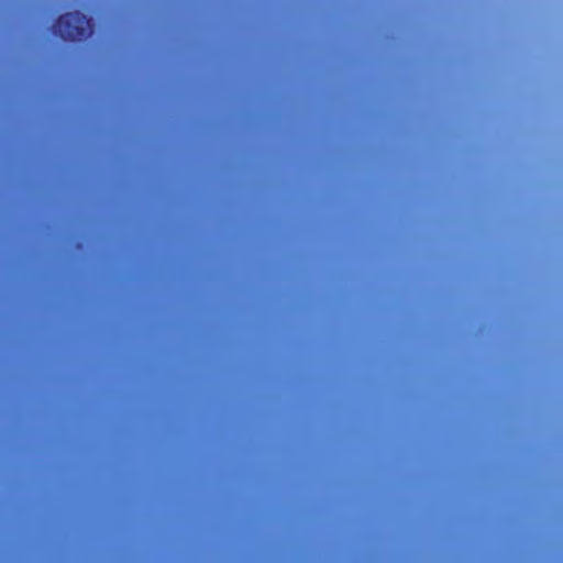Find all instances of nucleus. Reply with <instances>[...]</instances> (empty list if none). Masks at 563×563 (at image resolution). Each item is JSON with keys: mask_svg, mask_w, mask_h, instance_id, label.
<instances>
[{"mask_svg": "<svg viewBox=\"0 0 563 563\" xmlns=\"http://www.w3.org/2000/svg\"><path fill=\"white\" fill-rule=\"evenodd\" d=\"M52 32L63 41H82L92 32L91 19L79 11L67 12L55 20Z\"/></svg>", "mask_w": 563, "mask_h": 563, "instance_id": "obj_1", "label": "nucleus"}]
</instances>
